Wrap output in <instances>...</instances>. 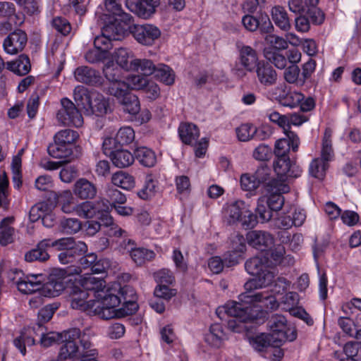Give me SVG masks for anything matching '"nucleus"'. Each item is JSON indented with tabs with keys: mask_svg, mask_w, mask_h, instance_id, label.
<instances>
[{
	"mask_svg": "<svg viewBox=\"0 0 361 361\" xmlns=\"http://www.w3.org/2000/svg\"><path fill=\"white\" fill-rule=\"evenodd\" d=\"M76 280L70 292L73 309L104 319L123 317L137 310L136 293L130 286L114 283L107 287L103 279L91 274L79 276Z\"/></svg>",
	"mask_w": 361,
	"mask_h": 361,
	"instance_id": "nucleus-1",
	"label": "nucleus"
},
{
	"mask_svg": "<svg viewBox=\"0 0 361 361\" xmlns=\"http://www.w3.org/2000/svg\"><path fill=\"white\" fill-rule=\"evenodd\" d=\"M50 247L61 251L58 257L63 264L73 262L78 255L87 250V245L84 242L75 241L73 238H62L57 240L47 238L41 240L35 248L27 251L25 254V260L28 262L47 260L49 258L47 249Z\"/></svg>",
	"mask_w": 361,
	"mask_h": 361,
	"instance_id": "nucleus-2",
	"label": "nucleus"
},
{
	"mask_svg": "<svg viewBox=\"0 0 361 361\" xmlns=\"http://www.w3.org/2000/svg\"><path fill=\"white\" fill-rule=\"evenodd\" d=\"M217 317L225 319L232 317L228 322V329L233 333L243 334L247 337L248 334V292L240 294L236 300L227 301L216 310Z\"/></svg>",
	"mask_w": 361,
	"mask_h": 361,
	"instance_id": "nucleus-3",
	"label": "nucleus"
},
{
	"mask_svg": "<svg viewBox=\"0 0 361 361\" xmlns=\"http://www.w3.org/2000/svg\"><path fill=\"white\" fill-rule=\"evenodd\" d=\"M284 253L285 249L282 245L271 246L262 255L250 260V263L255 266L250 272V290L265 287L273 282L274 273L268 268L280 262Z\"/></svg>",
	"mask_w": 361,
	"mask_h": 361,
	"instance_id": "nucleus-4",
	"label": "nucleus"
},
{
	"mask_svg": "<svg viewBox=\"0 0 361 361\" xmlns=\"http://www.w3.org/2000/svg\"><path fill=\"white\" fill-rule=\"evenodd\" d=\"M104 74L110 82L108 92L113 96L121 97L124 95L126 91L142 90L148 80L142 75L131 74L123 80L121 72L114 68L113 61H109L106 64Z\"/></svg>",
	"mask_w": 361,
	"mask_h": 361,
	"instance_id": "nucleus-5",
	"label": "nucleus"
},
{
	"mask_svg": "<svg viewBox=\"0 0 361 361\" xmlns=\"http://www.w3.org/2000/svg\"><path fill=\"white\" fill-rule=\"evenodd\" d=\"M268 198H260L257 207V213L262 221H268L271 219V211H279L282 208L284 198L281 194L288 192L289 186L283 183L271 181L268 185Z\"/></svg>",
	"mask_w": 361,
	"mask_h": 361,
	"instance_id": "nucleus-6",
	"label": "nucleus"
},
{
	"mask_svg": "<svg viewBox=\"0 0 361 361\" xmlns=\"http://www.w3.org/2000/svg\"><path fill=\"white\" fill-rule=\"evenodd\" d=\"M74 99L78 106L87 114L97 116L105 115L109 109V104L104 95L97 92H87L83 87H78L74 91Z\"/></svg>",
	"mask_w": 361,
	"mask_h": 361,
	"instance_id": "nucleus-7",
	"label": "nucleus"
},
{
	"mask_svg": "<svg viewBox=\"0 0 361 361\" xmlns=\"http://www.w3.org/2000/svg\"><path fill=\"white\" fill-rule=\"evenodd\" d=\"M127 31V27L123 24L118 23L114 25L111 21L106 23L102 30L101 35L97 36L94 40V46L97 49H100L103 52L109 56V50L113 47V42L121 40Z\"/></svg>",
	"mask_w": 361,
	"mask_h": 361,
	"instance_id": "nucleus-8",
	"label": "nucleus"
},
{
	"mask_svg": "<svg viewBox=\"0 0 361 361\" xmlns=\"http://www.w3.org/2000/svg\"><path fill=\"white\" fill-rule=\"evenodd\" d=\"M73 275L68 273V268L54 270L50 275L49 281L42 284V290L45 296H59L73 279Z\"/></svg>",
	"mask_w": 361,
	"mask_h": 361,
	"instance_id": "nucleus-9",
	"label": "nucleus"
},
{
	"mask_svg": "<svg viewBox=\"0 0 361 361\" xmlns=\"http://www.w3.org/2000/svg\"><path fill=\"white\" fill-rule=\"evenodd\" d=\"M269 324L271 331L270 336L274 345H279L283 342L293 341L296 338L297 334L295 329L287 326L286 319L283 316L272 317Z\"/></svg>",
	"mask_w": 361,
	"mask_h": 361,
	"instance_id": "nucleus-10",
	"label": "nucleus"
},
{
	"mask_svg": "<svg viewBox=\"0 0 361 361\" xmlns=\"http://www.w3.org/2000/svg\"><path fill=\"white\" fill-rule=\"evenodd\" d=\"M61 108L56 114V119L63 126H73L75 128L81 127L83 124V118L75 104L68 98L61 100Z\"/></svg>",
	"mask_w": 361,
	"mask_h": 361,
	"instance_id": "nucleus-11",
	"label": "nucleus"
},
{
	"mask_svg": "<svg viewBox=\"0 0 361 361\" xmlns=\"http://www.w3.org/2000/svg\"><path fill=\"white\" fill-rule=\"evenodd\" d=\"M130 24L128 25L127 30H129L135 39L142 45L152 46L161 35L159 28L154 25H130Z\"/></svg>",
	"mask_w": 361,
	"mask_h": 361,
	"instance_id": "nucleus-12",
	"label": "nucleus"
},
{
	"mask_svg": "<svg viewBox=\"0 0 361 361\" xmlns=\"http://www.w3.org/2000/svg\"><path fill=\"white\" fill-rule=\"evenodd\" d=\"M104 18L102 20L105 24L111 21L116 25L121 23L127 27L131 23V16L123 11L121 2L118 0H104Z\"/></svg>",
	"mask_w": 361,
	"mask_h": 361,
	"instance_id": "nucleus-13",
	"label": "nucleus"
},
{
	"mask_svg": "<svg viewBox=\"0 0 361 361\" xmlns=\"http://www.w3.org/2000/svg\"><path fill=\"white\" fill-rule=\"evenodd\" d=\"M274 169L278 179L273 181L283 183L290 178H298L302 174L301 168L296 164H291L289 157L276 158L274 162Z\"/></svg>",
	"mask_w": 361,
	"mask_h": 361,
	"instance_id": "nucleus-14",
	"label": "nucleus"
},
{
	"mask_svg": "<svg viewBox=\"0 0 361 361\" xmlns=\"http://www.w3.org/2000/svg\"><path fill=\"white\" fill-rule=\"evenodd\" d=\"M247 205L245 202L236 200L226 204L224 207V218L229 224L241 222L243 226L246 224Z\"/></svg>",
	"mask_w": 361,
	"mask_h": 361,
	"instance_id": "nucleus-15",
	"label": "nucleus"
},
{
	"mask_svg": "<svg viewBox=\"0 0 361 361\" xmlns=\"http://www.w3.org/2000/svg\"><path fill=\"white\" fill-rule=\"evenodd\" d=\"M246 237L237 234L232 240V250L226 252L224 256L225 266L231 267L238 264L243 259L246 252V243L248 233Z\"/></svg>",
	"mask_w": 361,
	"mask_h": 361,
	"instance_id": "nucleus-16",
	"label": "nucleus"
},
{
	"mask_svg": "<svg viewBox=\"0 0 361 361\" xmlns=\"http://www.w3.org/2000/svg\"><path fill=\"white\" fill-rule=\"evenodd\" d=\"M120 249L123 252L129 253L133 261L138 265H141L147 261H150L155 257L152 250L137 247L134 241L130 239H124L120 245Z\"/></svg>",
	"mask_w": 361,
	"mask_h": 361,
	"instance_id": "nucleus-17",
	"label": "nucleus"
},
{
	"mask_svg": "<svg viewBox=\"0 0 361 361\" xmlns=\"http://www.w3.org/2000/svg\"><path fill=\"white\" fill-rule=\"evenodd\" d=\"M135 59L133 52L127 48H118L110 54L108 61L104 65L103 71L109 61L114 62V68L120 70L130 71L133 66V60Z\"/></svg>",
	"mask_w": 361,
	"mask_h": 361,
	"instance_id": "nucleus-18",
	"label": "nucleus"
},
{
	"mask_svg": "<svg viewBox=\"0 0 361 361\" xmlns=\"http://www.w3.org/2000/svg\"><path fill=\"white\" fill-rule=\"evenodd\" d=\"M27 42V35L22 30H16L11 33L4 41V51L10 55H15L21 51Z\"/></svg>",
	"mask_w": 361,
	"mask_h": 361,
	"instance_id": "nucleus-19",
	"label": "nucleus"
},
{
	"mask_svg": "<svg viewBox=\"0 0 361 361\" xmlns=\"http://www.w3.org/2000/svg\"><path fill=\"white\" fill-rule=\"evenodd\" d=\"M47 61L50 68L56 69V75H59L66 61L65 44L54 42L47 54Z\"/></svg>",
	"mask_w": 361,
	"mask_h": 361,
	"instance_id": "nucleus-20",
	"label": "nucleus"
},
{
	"mask_svg": "<svg viewBox=\"0 0 361 361\" xmlns=\"http://www.w3.org/2000/svg\"><path fill=\"white\" fill-rule=\"evenodd\" d=\"M73 192L80 200H92L97 196V188L92 181L80 178L73 184Z\"/></svg>",
	"mask_w": 361,
	"mask_h": 361,
	"instance_id": "nucleus-21",
	"label": "nucleus"
},
{
	"mask_svg": "<svg viewBox=\"0 0 361 361\" xmlns=\"http://www.w3.org/2000/svg\"><path fill=\"white\" fill-rule=\"evenodd\" d=\"M274 237L266 231H252L250 232V245L260 252L261 255L274 245Z\"/></svg>",
	"mask_w": 361,
	"mask_h": 361,
	"instance_id": "nucleus-22",
	"label": "nucleus"
},
{
	"mask_svg": "<svg viewBox=\"0 0 361 361\" xmlns=\"http://www.w3.org/2000/svg\"><path fill=\"white\" fill-rule=\"evenodd\" d=\"M228 338L227 333L224 331L222 324L219 323L212 324L208 332L204 335V341L214 348L222 347Z\"/></svg>",
	"mask_w": 361,
	"mask_h": 361,
	"instance_id": "nucleus-23",
	"label": "nucleus"
},
{
	"mask_svg": "<svg viewBox=\"0 0 361 361\" xmlns=\"http://www.w3.org/2000/svg\"><path fill=\"white\" fill-rule=\"evenodd\" d=\"M44 277L42 274L27 275L17 282L18 290L24 294H31L42 290Z\"/></svg>",
	"mask_w": 361,
	"mask_h": 361,
	"instance_id": "nucleus-24",
	"label": "nucleus"
},
{
	"mask_svg": "<svg viewBox=\"0 0 361 361\" xmlns=\"http://www.w3.org/2000/svg\"><path fill=\"white\" fill-rule=\"evenodd\" d=\"M73 195V192L69 190L54 193V198L56 205L59 204L62 212L67 214H74L78 202L76 201Z\"/></svg>",
	"mask_w": 361,
	"mask_h": 361,
	"instance_id": "nucleus-25",
	"label": "nucleus"
},
{
	"mask_svg": "<svg viewBox=\"0 0 361 361\" xmlns=\"http://www.w3.org/2000/svg\"><path fill=\"white\" fill-rule=\"evenodd\" d=\"M87 250L82 254L78 255L73 262L68 264L76 263L77 265H71L68 268V273L73 275H80L82 269L90 268L91 269L94 262L97 259V255L94 252L87 253Z\"/></svg>",
	"mask_w": 361,
	"mask_h": 361,
	"instance_id": "nucleus-26",
	"label": "nucleus"
},
{
	"mask_svg": "<svg viewBox=\"0 0 361 361\" xmlns=\"http://www.w3.org/2000/svg\"><path fill=\"white\" fill-rule=\"evenodd\" d=\"M160 191L158 180L152 174L146 176L143 187L137 192V196L142 200H150Z\"/></svg>",
	"mask_w": 361,
	"mask_h": 361,
	"instance_id": "nucleus-27",
	"label": "nucleus"
},
{
	"mask_svg": "<svg viewBox=\"0 0 361 361\" xmlns=\"http://www.w3.org/2000/svg\"><path fill=\"white\" fill-rule=\"evenodd\" d=\"M14 218L8 216L3 219L0 222V244L5 246L12 243L16 237V231L12 225Z\"/></svg>",
	"mask_w": 361,
	"mask_h": 361,
	"instance_id": "nucleus-28",
	"label": "nucleus"
},
{
	"mask_svg": "<svg viewBox=\"0 0 361 361\" xmlns=\"http://www.w3.org/2000/svg\"><path fill=\"white\" fill-rule=\"evenodd\" d=\"M99 219L102 225L107 228L106 233L109 236L116 238L126 236V231L114 223V219L109 211L102 212Z\"/></svg>",
	"mask_w": 361,
	"mask_h": 361,
	"instance_id": "nucleus-29",
	"label": "nucleus"
},
{
	"mask_svg": "<svg viewBox=\"0 0 361 361\" xmlns=\"http://www.w3.org/2000/svg\"><path fill=\"white\" fill-rule=\"evenodd\" d=\"M104 211H99L97 205L90 201H83L78 202L75 211L73 214L84 219H91L93 217H99Z\"/></svg>",
	"mask_w": 361,
	"mask_h": 361,
	"instance_id": "nucleus-30",
	"label": "nucleus"
},
{
	"mask_svg": "<svg viewBox=\"0 0 361 361\" xmlns=\"http://www.w3.org/2000/svg\"><path fill=\"white\" fill-rule=\"evenodd\" d=\"M111 183L114 185L125 190L133 189L136 184L135 177L123 171L114 173L111 176Z\"/></svg>",
	"mask_w": 361,
	"mask_h": 361,
	"instance_id": "nucleus-31",
	"label": "nucleus"
},
{
	"mask_svg": "<svg viewBox=\"0 0 361 361\" xmlns=\"http://www.w3.org/2000/svg\"><path fill=\"white\" fill-rule=\"evenodd\" d=\"M178 134L183 143L192 145L199 137L200 131L195 125L183 123L178 128Z\"/></svg>",
	"mask_w": 361,
	"mask_h": 361,
	"instance_id": "nucleus-32",
	"label": "nucleus"
},
{
	"mask_svg": "<svg viewBox=\"0 0 361 361\" xmlns=\"http://www.w3.org/2000/svg\"><path fill=\"white\" fill-rule=\"evenodd\" d=\"M30 62L29 58L25 55H20L15 60L6 63V68L18 75H24L30 70Z\"/></svg>",
	"mask_w": 361,
	"mask_h": 361,
	"instance_id": "nucleus-33",
	"label": "nucleus"
},
{
	"mask_svg": "<svg viewBox=\"0 0 361 361\" xmlns=\"http://www.w3.org/2000/svg\"><path fill=\"white\" fill-rule=\"evenodd\" d=\"M271 16L273 22L281 30L288 31L291 25L285 8L280 6H276L271 10Z\"/></svg>",
	"mask_w": 361,
	"mask_h": 361,
	"instance_id": "nucleus-34",
	"label": "nucleus"
},
{
	"mask_svg": "<svg viewBox=\"0 0 361 361\" xmlns=\"http://www.w3.org/2000/svg\"><path fill=\"white\" fill-rule=\"evenodd\" d=\"M114 165L118 168H126L133 164L135 156L126 149H117L110 155Z\"/></svg>",
	"mask_w": 361,
	"mask_h": 361,
	"instance_id": "nucleus-35",
	"label": "nucleus"
},
{
	"mask_svg": "<svg viewBox=\"0 0 361 361\" xmlns=\"http://www.w3.org/2000/svg\"><path fill=\"white\" fill-rule=\"evenodd\" d=\"M122 96H114L118 102L123 106L124 111L130 114H135L140 110V102L136 95L129 91Z\"/></svg>",
	"mask_w": 361,
	"mask_h": 361,
	"instance_id": "nucleus-36",
	"label": "nucleus"
},
{
	"mask_svg": "<svg viewBox=\"0 0 361 361\" xmlns=\"http://www.w3.org/2000/svg\"><path fill=\"white\" fill-rule=\"evenodd\" d=\"M154 73L155 78L166 85H172L175 82V72L166 64H158L155 68Z\"/></svg>",
	"mask_w": 361,
	"mask_h": 361,
	"instance_id": "nucleus-37",
	"label": "nucleus"
},
{
	"mask_svg": "<svg viewBox=\"0 0 361 361\" xmlns=\"http://www.w3.org/2000/svg\"><path fill=\"white\" fill-rule=\"evenodd\" d=\"M135 157L140 164L145 167H152L157 162L155 153L145 147H137L135 150Z\"/></svg>",
	"mask_w": 361,
	"mask_h": 361,
	"instance_id": "nucleus-38",
	"label": "nucleus"
},
{
	"mask_svg": "<svg viewBox=\"0 0 361 361\" xmlns=\"http://www.w3.org/2000/svg\"><path fill=\"white\" fill-rule=\"evenodd\" d=\"M300 145V138L298 137V142L297 143V147L294 149V145L290 138L287 136L284 138L278 140L275 143L274 154L276 158H283L284 157H288V153L290 149L293 152H296L298 149Z\"/></svg>",
	"mask_w": 361,
	"mask_h": 361,
	"instance_id": "nucleus-39",
	"label": "nucleus"
},
{
	"mask_svg": "<svg viewBox=\"0 0 361 361\" xmlns=\"http://www.w3.org/2000/svg\"><path fill=\"white\" fill-rule=\"evenodd\" d=\"M257 74L259 82L265 85H271L276 80V71L268 65L258 63Z\"/></svg>",
	"mask_w": 361,
	"mask_h": 361,
	"instance_id": "nucleus-40",
	"label": "nucleus"
},
{
	"mask_svg": "<svg viewBox=\"0 0 361 361\" xmlns=\"http://www.w3.org/2000/svg\"><path fill=\"white\" fill-rule=\"evenodd\" d=\"M257 28L264 32H269L273 29V25L267 14L260 13L258 18L250 16V31H255Z\"/></svg>",
	"mask_w": 361,
	"mask_h": 361,
	"instance_id": "nucleus-41",
	"label": "nucleus"
},
{
	"mask_svg": "<svg viewBox=\"0 0 361 361\" xmlns=\"http://www.w3.org/2000/svg\"><path fill=\"white\" fill-rule=\"evenodd\" d=\"M240 49V58L238 61L236 62L235 71L236 74L241 77L246 74L248 71V47L243 45L240 42L236 44Z\"/></svg>",
	"mask_w": 361,
	"mask_h": 361,
	"instance_id": "nucleus-42",
	"label": "nucleus"
},
{
	"mask_svg": "<svg viewBox=\"0 0 361 361\" xmlns=\"http://www.w3.org/2000/svg\"><path fill=\"white\" fill-rule=\"evenodd\" d=\"M279 102L284 106L293 108L304 99V95L296 91H286V94H279L276 97Z\"/></svg>",
	"mask_w": 361,
	"mask_h": 361,
	"instance_id": "nucleus-43",
	"label": "nucleus"
},
{
	"mask_svg": "<svg viewBox=\"0 0 361 361\" xmlns=\"http://www.w3.org/2000/svg\"><path fill=\"white\" fill-rule=\"evenodd\" d=\"M133 66L130 71H140L144 76L151 75L155 71L156 66L153 62L147 59H137L133 60Z\"/></svg>",
	"mask_w": 361,
	"mask_h": 361,
	"instance_id": "nucleus-44",
	"label": "nucleus"
},
{
	"mask_svg": "<svg viewBox=\"0 0 361 361\" xmlns=\"http://www.w3.org/2000/svg\"><path fill=\"white\" fill-rule=\"evenodd\" d=\"M159 4L147 0H138L135 5V12L142 18H148L156 11Z\"/></svg>",
	"mask_w": 361,
	"mask_h": 361,
	"instance_id": "nucleus-45",
	"label": "nucleus"
},
{
	"mask_svg": "<svg viewBox=\"0 0 361 361\" xmlns=\"http://www.w3.org/2000/svg\"><path fill=\"white\" fill-rule=\"evenodd\" d=\"M75 80L84 83H93L97 81V75L92 68L87 66H81L74 71Z\"/></svg>",
	"mask_w": 361,
	"mask_h": 361,
	"instance_id": "nucleus-46",
	"label": "nucleus"
},
{
	"mask_svg": "<svg viewBox=\"0 0 361 361\" xmlns=\"http://www.w3.org/2000/svg\"><path fill=\"white\" fill-rule=\"evenodd\" d=\"M319 0H289L288 7L291 12L304 14L314 6H317Z\"/></svg>",
	"mask_w": 361,
	"mask_h": 361,
	"instance_id": "nucleus-47",
	"label": "nucleus"
},
{
	"mask_svg": "<svg viewBox=\"0 0 361 361\" xmlns=\"http://www.w3.org/2000/svg\"><path fill=\"white\" fill-rule=\"evenodd\" d=\"M265 40L271 47H267L264 52L284 51V49L288 48V42L282 37L269 35L266 37Z\"/></svg>",
	"mask_w": 361,
	"mask_h": 361,
	"instance_id": "nucleus-48",
	"label": "nucleus"
},
{
	"mask_svg": "<svg viewBox=\"0 0 361 361\" xmlns=\"http://www.w3.org/2000/svg\"><path fill=\"white\" fill-rule=\"evenodd\" d=\"M72 147L54 140V143L49 145L47 149L49 154L56 159L68 157L72 154Z\"/></svg>",
	"mask_w": 361,
	"mask_h": 361,
	"instance_id": "nucleus-49",
	"label": "nucleus"
},
{
	"mask_svg": "<svg viewBox=\"0 0 361 361\" xmlns=\"http://www.w3.org/2000/svg\"><path fill=\"white\" fill-rule=\"evenodd\" d=\"M79 135L76 131L70 129H65L56 133L54 139L56 142H61L62 144L73 148V145L75 143Z\"/></svg>",
	"mask_w": 361,
	"mask_h": 361,
	"instance_id": "nucleus-50",
	"label": "nucleus"
},
{
	"mask_svg": "<svg viewBox=\"0 0 361 361\" xmlns=\"http://www.w3.org/2000/svg\"><path fill=\"white\" fill-rule=\"evenodd\" d=\"M328 167V162L319 158H316L310 163L309 171L312 176L322 180L326 175Z\"/></svg>",
	"mask_w": 361,
	"mask_h": 361,
	"instance_id": "nucleus-51",
	"label": "nucleus"
},
{
	"mask_svg": "<svg viewBox=\"0 0 361 361\" xmlns=\"http://www.w3.org/2000/svg\"><path fill=\"white\" fill-rule=\"evenodd\" d=\"M331 136V133L326 130L322 139L320 157H319L328 163L331 161L334 157Z\"/></svg>",
	"mask_w": 361,
	"mask_h": 361,
	"instance_id": "nucleus-52",
	"label": "nucleus"
},
{
	"mask_svg": "<svg viewBox=\"0 0 361 361\" xmlns=\"http://www.w3.org/2000/svg\"><path fill=\"white\" fill-rule=\"evenodd\" d=\"M276 124L283 129V133L288 138L290 139L294 145V149H295L298 142V136L295 132L289 130L288 114L281 115Z\"/></svg>",
	"mask_w": 361,
	"mask_h": 361,
	"instance_id": "nucleus-53",
	"label": "nucleus"
},
{
	"mask_svg": "<svg viewBox=\"0 0 361 361\" xmlns=\"http://www.w3.org/2000/svg\"><path fill=\"white\" fill-rule=\"evenodd\" d=\"M0 16L8 17L10 24L13 23L16 25H20L23 23L21 19L15 21L16 16L15 15V7L12 3L0 2Z\"/></svg>",
	"mask_w": 361,
	"mask_h": 361,
	"instance_id": "nucleus-54",
	"label": "nucleus"
},
{
	"mask_svg": "<svg viewBox=\"0 0 361 361\" xmlns=\"http://www.w3.org/2000/svg\"><path fill=\"white\" fill-rule=\"evenodd\" d=\"M135 131L130 126L121 127L116 133V141L120 145H128L135 140Z\"/></svg>",
	"mask_w": 361,
	"mask_h": 361,
	"instance_id": "nucleus-55",
	"label": "nucleus"
},
{
	"mask_svg": "<svg viewBox=\"0 0 361 361\" xmlns=\"http://www.w3.org/2000/svg\"><path fill=\"white\" fill-rule=\"evenodd\" d=\"M271 343H273L271 336H267L264 334L258 335L255 338H250V345H251L255 350L259 352L264 350Z\"/></svg>",
	"mask_w": 361,
	"mask_h": 361,
	"instance_id": "nucleus-56",
	"label": "nucleus"
},
{
	"mask_svg": "<svg viewBox=\"0 0 361 361\" xmlns=\"http://www.w3.org/2000/svg\"><path fill=\"white\" fill-rule=\"evenodd\" d=\"M35 339L26 332H21L20 336L13 341L14 345L19 350L23 355L26 353V346L34 345Z\"/></svg>",
	"mask_w": 361,
	"mask_h": 361,
	"instance_id": "nucleus-57",
	"label": "nucleus"
},
{
	"mask_svg": "<svg viewBox=\"0 0 361 361\" xmlns=\"http://www.w3.org/2000/svg\"><path fill=\"white\" fill-rule=\"evenodd\" d=\"M68 331H64L63 334L51 331L42 335L40 343L44 347H49L56 343L59 340H62L64 343V336Z\"/></svg>",
	"mask_w": 361,
	"mask_h": 361,
	"instance_id": "nucleus-58",
	"label": "nucleus"
},
{
	"mask_svg": "<svg viewBox=\"0 0 361 361\" xmlns=\"http://www.w3.org/2000/svg\"><path fill=\"white\" fill-rule=\"evenodd\" d=\"M61 226L63 232L71 234L78 232L82 227V224L76 218H66L61 221Z\"/></svg>",
	"mask_w": 361,
	"mask_h": 361,
	"instance_id": "nucleus-59",
	"label": "nucleus"
},
{
	"mask_svg": "<svg viewBox=\"0 0 361 361\" xmlns=\"http://www.w3.org/2000/svg\"><path fill=\"white\" fill-rule=\"evenodd\" d=\"M85 57L87 61L92 63L102 61L105 64L109 59V56L105 52H103L100 49H97L94 46L93 49L85 54Z\"/></svg>",
	"mask_w": 361,
	"mask_h": 361,
	"instance_id": "nucleus-60",
	"label": "nucleus"
},
{
	"mask_svg": "<svg viewBox=\"0 0 361 361\" xmlns=\"http://www.w3.org/2000/svg\"><path fill=\"white\" fill-rule=\"evenodd\" d=\"M266 58L274 66L280 69H283L287 65L286 58L284 56V51L264 52Z\"/></svg>",
	"mask_w": 361,
	"mask_h": 361,
	"instance_id": "nucleus-61",
	"label": "nucleus"
},
{
	"mask_svg": "<svg viewBox=\"0 0 361 361\" xmlns=\"http://www.w3.org/2000/svg\"><path fill=\"white\" fill-rule=\"evenodd\" d=\"M300 69L297 66H290L284 71L285 80L289 83L304 84V80L299 78Z\"/></svg>",
	"mask_w": 361,
	"mask_h": 361,
	"instance_id": "nucleus-62",
	"label": "nucleus"
},
{
	"mask_svg": "<svg viewBox=\"0 0 361 361\" xmlns=\"http://www.w3.org/2000/svg\"><path fill=\"white\" fill-rule=\"evenodd\" d=\"M280 238L283 243H290V246L293 250H297L303 242V237L300 233L294 234L290 239L287 231H282Z\"/></svg>",
	"mask_w": 361,
	"mask_h": 361,
	"instance_id": "nucleus-63",
	"label": "nucleus"
},
{
	"mask_svg": "<svg viewBox=\"0 0 361 361\" xmlns=\"http://www.w3.org/2000/svg\"><path fill=\"white\" fill-rule=\"evenodd\" d=\"M176 190L180 195H188L190 192V181L188 176H177L175 180Z\"/></svg>",
	"mask_w": 361,
	"mask_h": 361,
	"instance_id": "nucleus-64",
	"label": "nucleus"
}]
</instances>
